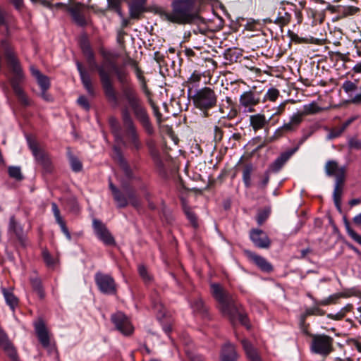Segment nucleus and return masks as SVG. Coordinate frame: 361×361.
Returning a JSON list of instances; mask_svg holds the SVG:
<instances>
[{
    "mask_svg": "<svg viewBox=\"0 0 361 361\" xmlns=\"http://www.w3.org/2000/svg\"><path fill=\"white\" fill-rule=\"evenodd\" d=\"M110 66L121 84L123 96L132 109L135 117L148 135H153L154 130L149 116L135 86L131 82L129 73L123 67H118L114 63L111 62Z\"/></svg>",
    "mask_w": 361,
    "mask_h": 361,
    "instance_id": "obj_1",
    "label": "nucleus"
},
{
    "mask_svg": "<svg viewBox=\"0 0 361 361\" xmlns=\"http://www.w3.org/2000/svg\"><path fill=\"white\" fill-rule=\"evenodd\" d=\"M171 11H163L161 17L178 25L191 24L199 19L198 10L193 0H173Z\"/></svg>",
    "mask_w": 361,
    "mask_h": 361,
    "instance_id": "obj_2",
    "label": "nucleus"
},
{
    "mask_svg": "<svg viewBox=\"0 0 361 361\" xmlns=\"http://www.w3.org/2000/svg\"><path fill=\"white\" fill-rule=\"evenodd\" d=\"M211 290L213 297L219 304L220 310L224 315L228 316L232 321L237 318L243 325L247 329L250 327L247 316L240 311L231 294L219 283L211 284Z\"/></svg>",
    "mask_w": 361,
    "mask_h": 361,
    "instance_id": "obj_3",
    "label": "nucleus"
},
{
    "mask_svg": "<svg viewBox=\"0 0 361 361\" xmlns=\"http://www.w3.org/2000/svg\"><path fill=\"white\" fill-rule=\"evenodd\" d=\"M2 46L5 48V56L7 63L13 73V76L10 79L13 91L23 106H29L31 105L32 101L20 85L25 78L21 66L13 52L6 47V42H2Z\"/></svg>",
    "mask_w": 361,
    "mask_h": 361,
    "instance_id": "obj_4",
    "label": "nucleus"
},
{
    "mask_svg": "<svg viewBox=\"0 0 361 361\" xmlns=\"http://www.w3.org/2000/svg\"><path fill=\"white\" fill-rule=\"evenodd\" d=\"M81 49L83 54L87 59L90 67L97 70L104 94L108 101L116 106L118 102V99L110 75L105 71L103 66H99L97 64L94 60V53L87 42H82L81 44Z\"/></svg>",
    "mask_w": 361,
    "mask_h": 361,
    "instance_id": "obj_5",
    "label": "nucleus"
},
{
    "mask_svg": "<svg viewBox=\"0 0 361 361\" xmlns=\"http://www.w3.org/2000/svg\"><path fill=\"white\" fill-rule=\"evenodd\" d=\"M195 106L204 113V116H208L207 111L216 106L217 95L214 90L209 87H202L196 91L192 96Z\"/></svg>",
    "mask_w": 361,
    "mask_h": 361,
    "instance_id": "obj_6",
    "label": "nucleus"
},
{
    "mask_svg": "<svg viewBox=\"0 0 361 361\" xmlns=\"http://www.w3.org/2000/svg\"><path fill=\"white\" fill-rule=\"evenodd\" d=\"M333 338L329 336L314 335L312 336L311 349L313 352L327 355L333 350Z\"/></svg>",
    "mask_w": 361,
    "mask_h": 361,
    "instance_id": "obj_7",
    "label": "nucleus"
},
{
    "mask_svg": "<svg viewBox=\"0 0 361 361\" xmlns=\"http://www.w3.org/2000/svg\"><path fill=\"white\" fill-rule=\"evenodd\" d=\"M67 11L70 13L73 21L80 27H85L88 25L90 20V16L87 8L81 4H77L69 6Z\"/></svg>",
    "mask_w": 361,
    "mask_h": 361,
    "instance_id": "obj_8",
    "label": "nucleus"
},
{
    "mask_svg": "<svg viewBox=\"0 0 361 361\" xmlns=\"http://www.w3.org/2000/svg\"><path fill=\"white\" fill-rule=\"evenodd\" d=\"M94 281L102 293L113 295L116 293V283L111 276L98 271L94 275Z\"/></svg>",
    "mask_w": 361,
    "mask_h": 361,
    "instance_id": "obj_9",
    "label": "nucleus"
},
{
    "mask_svg": "<svg viewBox=\"0 0 361 361\" xmlns=\"http://www.w3.org/2000/svg\"><path fill=\"white\" fill-rule=\"evenodd\" d=\"M111 322L116 329L124 336L133 334L134 328L126 315L121 312H118L111 315Z\"/></svg>",
    "mask_w": 361,
    "mask_h": 361,
    "instance_id": "obj_10",
    "label": "nucleus"
},
{
    "mask_svg": "<svg viewBox=\"0 0 361 361\" xmlns=\"http://www.w3.org/2000/svg\"><path fill=\"white\" fill-rule=\"evenodd\" d=\"M302 121V114H300L299 113L293 114L288 123H284L275 131L273 139H278L286 133L296 131Z\"/></svg>",
    "mask_w": 361,
    "mask_h": 361,
    "instance_id": "obj_11",
    "label": "nucleus"
},
{
    "mask_svg": "<svg viewBox=\"0 0 361 361\" xmlns=\"http://www.w3.org/2000/svg\"><path fill=\"white\" fill-rule=\"evenodd\" d=\"M124 130L123 137L125 145L123 143L121 144L124 146H128L133 151H139L142 148V145L140 140L136 126L124 128Z\"/></svg>",
    "mask_w": 361,
    "mask_h": 361,
    "instance_id": "obj_12",
    "label": "nucleus"
},
{
    "mask_svg": "<svg viewBox=\"0 0 361 361\" xmlns=\"http://www.w3.org/2000/svg\"><path fill=\"white\" fill-rule=\"evenodd\" d=\"M35 332L42 345L47 350L49 353L56 351L54 343H52L50 340V336L42 321L37 322L35 326Z\"/></svg>",
    "mask_w": 361,
    "mask_h": 361,
    "instance_id": "obj_13",
    "label": "nucleus"
},
{
    "mask_svg": "<svg viewBox=\"0 0 361 361\" xmlns=\"http://www.w3.org/2000/svg\"><path fill=\"white\" fill-rule=\"evenodd\" d=\"M29 147L36 161L47 172H51L52 170V165L48 154L44 150L39 148L37 145L34 142L29 141Z\"/></svg>",
    "mask_w": 361,
    "mask_h": 361,
    "instance_id": "obj_14",
    "label": "nucleus"
},
{
    "mask_svg": "<svg viewBox=\"0 0 361 361\" xmlns=\"http://www.w3.org/2000/svg\"><path fill=\"white\" fill-rule=\"evenodd\" d=\"M260 102V97L258 92L248 90L244 92L239 98L240 106L244 109V111L252 112L253 107Z\"/></svg>",
    "mask_w": 361,
    "mask_h": 361,
    "instance_id": "obj_15",
    "label": "nucleus"
},
{
    "mask_svg": "<svg viewBox=\"0 0 361 361\" xmlns=\"http://www.w3.org/2000/svg\"><path fill=\"white\" fill-rule=\"evenodd\" d=\"M94 232L98 238L106 245H115V240L106 226L99 220L94 219L92 222Z\"/></svg>",
    "mask_w": 361,
    "mask_h": 361,
    "instance_id": "obj_16",
    "label": "nucleus"
},
{
    "mask_svg": "<svg viewBox=\"0 0 361 361\" xmlns=\"http://www.w3.org/2000/svg\"><path fill=\"white\" fill-rule=\"evenodd\" d=\"M250 237L254 245L259 248L267 249L270 247L271 240L269 238L261 229H252L250 233Z\"/></svg>",
    "mask_w": 361,
    "mask_h": 361,
    "instance_id": "obj_17",
    "label": "nucleus"
},
{
    "mask_svg": "<svg viewBox=\"0 0 361 361\" xmlns=\"http://www.w3.org/2000/svg\"><path fill=\"white\" fill-rule=\"evenodd\" d=\"M324 169L326 175L329 176H334L336 180H345V167H340L336 161H328L326 163Z\"/></svg>",
    "mask_w": 361,
    "mask_h": 361,
    "instance_id": "obj_18",
    "label": "nucleus"
},
{
    "mask_svg": "<svg viewBox=\"0 0 361 361\" xmlns=\"http://www.w3.org/2000/svg\"><path fill=\"white\" fill-rule=\"evenodd\" d=\"M298 150V148H293L285 152H283L278 157L273 163L269 166V171L274 173L279 172L286 161L292 157V155Z\"/></svg>",
    "mask_w": 361,
    "mask_h": 361,
    "instance_id": "obj_19",
    "label": "nucleus"
},
{
    "mask_svg": "<svg viewBox=\"0 0 361 361\" xmlns=\"http://www.w3.org/2000/svg\"><path fill=\"white\" fill-rule=\"evenodd\" d=\"M112 156H113L114 159L116 160L119 164L121 168L123 171L125 176L128 179L133 178V176L132 170L130 169L127 161L123 157L121 149L118 147H116V146L114 147Z\"/></svg>",
    "mask_w": 361,
    "mask_h": 361,
    "instance_id": "obj_20",
    "label": "nucleus"
},
{
    "mask_svg": "<svg viewBox=\"0 0 361 361\" xmlns=\"http://www.w3.org/2000/svg\"><path fill=\"white\" fill-rule=\"evenodd\" d=\"M76 66L84 87L90 96L94 97L95 95V90L92 84L89 73L82 68V64L79 61L76 62Z\"/></svg>",
    "mask_w": 361,
    "mask_h": 361,
    "instance_id": "obj_21",
    "label": "nucleus"
},
{
    "mask_svg": "<svg viewBox=\"0 0 361 361\" xmlns=\"http://www.w3.org/2000/svg\"><path fill=\"white\" fill-rule=\"evenodd\" d=\"M270 118L267 119L264 114H257L250 116V123L252 129L256 132L263 129L269 123Z\"/></svg>",
    "mask_w": 361,
    "mask_h": 361,
    "instance_id": "obj_22",
    "label": "nucleus"
},
{
    "mask_svg": "<svg viewBox=\"0 0 361 361\" xmlns=\"http://www.w3.org/2000/svg\"><path fill=\"white\" fill-rule=\"evenodd\" d=\"M30 70L32 76H34L41 90H48L50 87L49 79L45 75L41 73L39 69H37L34 65H31Z\"/></svg>",
    "mask_w": 361,
    "mask_h": 361,
    "instance_id": "obj_23",
    "label": "nucleus"
},
{
    "mask_svg": "<svg viewBox=\"0 0 361 361\" xmlns=\"http://www.w3.org/2000/svg\"><path fill=\"white\" fill-rule=\"evenodd\" d=\"M291 20V14L288 13L285 8H281L278 12V15L276 18L274 20H272L270 18H267L265 20L266 22L269 23H274L275 24L279 25L281 27H283L285 25H287Z\"/></svg>",
    "mask_w": 361,
    "mask_h": 361,
    "instance_id": "obj_24",
    "label": "nucleus"
},
{
    "mask_svg": "<svg viewBox=\"0 0 361 361\" xmlns=\"http://www.w3.org/2000/svg\"><path fill=\"white\" fill-rule=\"evenodd\" d=\"M237 357L235 346L230 343H226L222 348L221 361H236Z\"/></svg>",
    "mask_w": 361,
    "mask_h": 361,
    "instance_id": "obj_25",
    "label": "nucleus"
},
{
    "mask_svg": "<svg viewBox=\"0 0 361 361\" xmlns=\"http://www.w3.org/2000/svg\"><path fill=\"white\" fill-rule=\"evenodd\" d=\"M109 123L116 141L118 143H123L125 145L124 140L121 134V126L118 119L114 116H111L109 119Z\"/></svg>",
    "mask_w": 361,
    "mask_h": 361,
    "instance_id": "obj_26",
    "label": "nucleus"
},
{
    "mask_svg": "<svg viewBox=\"0 0 361 361\" xmlns=\"http://www.w3.org/2000/svg\"><path fill=\"white\" fill-rule=\"evenodd\" d=\"M8 231L13 232L19 241L23 243V229L18 222H17L14 216H11L9 219Z\"/></svg>",
    "mask_w": 361,
    "mask_h": 361,
    "instance_id": "obj_27",
    "label": "nucleus"
},
{
    "mask_svg": "<svg viewBox=\"0 0 361 361\" xmlns=\"http://www.w3.org/2000/svg\"><path fill=\"white\" fill-rule=\"evenodd\" d=\"M250 258L257 265L261 270L270 272L272 271L273 267L271 264L263 257L257 255L255 253H250Z\"/></svg>",
    "mask_w": 361,
    "mask_h": 361,
    "instance_id": "obj_28",
    "label": "nucleus"
},
{
    "mask_svg": "<svg viewBox=\"0 0 361 361\" xmlns=\"http://www.w3.org/2000/svg\"><path fill=\"white\" fill-rule=\"evenodd\" d=\"M344 183V180H336L334 185V190L333 192V198L334 204L340 212L341 211V196L343 193V185Z\"/></svg>",
    "mask_w": 361,
    "mask_h": 361,
    "instance_id": "obj_29",
    "label": "nucleus"
},
{
    "mask_svg": "<svg viewBox=\"0 0 361 361\" xmlns=\"http://www.w3.org/2000/svg\"><path fill=\"white\" fill-rule=\"evenodd\" d=\"M30 281L33 291L36 293L39 299H44L45 293L41 279L37 276H35L30 278Z\"/></svg>",
    "mask_w": 361,
    "mask_h": 361,
    "instance_id": "obj_30",
    "label": "nucleus"
},
{
    "mask_svg": "<svg viewBox=\"0 0 361 361\" xmlns=\"http://www.w3.org/2000/svg\"><path fill=\"white\" fill-rule=\"evenodd\" d=\"M242 344L250 361H262L256 350L247 340H243Z\"/></svg>",
    "mask_w": 361,
    "mask_h": 361,
    "instance_id": "obj_31",
    "label": "nucleus"
},
{
    "mask_svg": "<svg viewBox=\"0 0 361 361\" xmlns=\"http://www.w3.org/2000/svg\"><path fill=\"white\" fill-rule=\"evenodd\" d=\"M2 293L6 304L11 307L12 310H13L18 304V298L14 295L11 290H7L5 288H2Z\"/></svg>",
    "mask_w": 361,
    "mask_h": 361,
    "instance_id": "obj_32",
    "label": "nucleus"
},
{
    "mask_svg": "<svg viewBox=\"0 0 361 361\" xmlns=\"http://www.w3.org/2000/svg\"><path fill=\"white\" fill-rule=\"evenodd\" d=\"M121 115L124 128L135 126L133 118L128 107L125 106L121 109Z\"/></svg>",
    "mask_w": 361,
    "mask_h": 361,
    "instance_id": "obj_33",
    "label": "nucleus"
},
{
    "mask_svg": "<svg viewBox=\"0 0 361 361\" xmlns=\"http://www.w3.org/2000/svg\"><path fill=\"white\" fill-rule=\"evenodd\" d=\"M191 307L193 311L203 317L207 315V310L201 298H195L191 302Z\"/></svg>",
    "mask_w": 361,
    "mask_h": 361,
    "instance_id": "obj_34",
    "label": "nucleus"
},
{
    "mask_svg": "<svg viewBox=\"0 0 361 361\" xmlns=\"http://www.w3.org/2000/svg\"><path fill=\"white\" fill-rule=\"evenodd\" d=\"M254 171V167L252 164H246L243 170V181L247 188L251 186V176Z\"/></svg>",
    "mask_w": 361,
    "mask_h": 361,
    "instance_id": "obj_35",
    "label": "nucleus"
},
{
    "mask_svg": "<svg viewBox=\"0 0 361 361\" xmlns=\"http://www.w3.org/2000/svg\"><path fill=\"white\" fill-rule=\"evenodd\" d=\"M322 111V108L319 107L316 102H312L310 104L303 106L302 112H298L302 114V117L305 115L314 114Z\"/></svg>",
    "mask_w": 361,
    "mask_h": 361,
    "instance_id": "obj_36",
    "label": "nucleus"
},
{
    "mask_svg": "<svg viewBox=\"0 0 361 361\" xmlns=\"http://www.w3.org/2000/svg\"><path fill=\"white\" fill-rule=\"evenodd\" d=\"M183 211L188 218V219L191 223L192 226L194 228L198 227V222L196 214L192 211V209L185 204V202H183Z\"/></svg>",
    "mask_w": 361,
    "mask_h": 361,
    "instance_id": "obj_37",
    "label": "nucleus"
},
{
    "mask_svg": "<svg viewBox=\"0 0 361 361\" xmlns=\"http://www.w3.org/2000/svg\"><path fill=\"white\" fill-rule=\"evenodd\" d=\"M152 307L157 314V319L161 320L165 315V308L158 298L152 300Z\"/></svg>",
    "mask_w": 361,
    "mask_h": 361,
    "instance_id": "obj_38",
    "label": "nucleus"
},
{
    "mask_svg": "<svg viewBox=\"0 0 361 361\" xmlns=\"http://www.w3.org/2000/svg\"><path fill=\"white\" fill-rule=\"evenodd\" d=\"M128 7L130 17L133 19H138L145 11V7L133 4H128Z\"/></svg>",
    "mask_w": 361,
    "mask_h": 361,
    "instance_id": "obj_39",
    "label": "nucleus"
},
{
    "mask_svg": "<svg viewBox=\"0 0 361 361\" xmlns=\"http://www.w3.org/2000/svg\"><path fill=\"white\" fill-rule=\"evenodd\" d=\"M344 225L348 235L356 243L361 245V235L356 233L350 226L346 219H344Z\"/></svg>",
    "mask_w": 361,
    "mask_h": 361,
    "instance_id": "obj_40",
    "label": "nucleus"
},
{
    "mask_svg": "<svg viewBox=\"0 0 361 361\" xmlns=\"http://www.w3.org/2000/svg\"><path fill=\"white\" fill-rule=\"evenodd\" d=\"M360 11V8L354 6H340L338 12L343 17L352 16Z\"/></svg>",
    "mask_w": 361,
    "mask_h": 361,
    "instance_id": "obj_41",
    "label": "nucleus"
},
{
    "mask_svg": "<svg viewBox=\"0 0 361 361\" xmlns=\"http://www.w3.org/2000/svg\"><path fill=\"white\" fill-rule=\"evenodd\" d=\"M342 88L346 94L350 96L354 92L359 90L360 87H358L356 82L345 80L342 85Z\"/></svg>",
    "mask_w": 361,
    "mask_h": 361,
    "instance_id": "obj_42",
    "label": "nucleus"
},
{
    "mask_svg": "<svg viewBox=\"0 0 361 361\" xmlns=\"http://www.w3.org/2000/svg\"><path fill=\"white\" fill-rule=\"evenodd\" d=\"M68 159L71 164V169L74 172H79L82 169V164L81 161L74 155L68 153Z\"/></svg>",
    "mask_w": 361,
    "mask_h": 361,
    "instance_id": "obj_43",
    "label": "nucleus"
},
{
    "mask_svg": "<svg viewBox=\"0 0 361 361\" xmlns=\"http://www.w3.org/2000/svg\"><path fill=\"white\" fill-rule=\"evenodd\" d=\"M113 196L118 207H125L128 205L127 197L120 190L113 194Z\"/></svg>",
    "mask_w": 361,
    "mask_h": 361,
    "instance_id": "obj_44",
    "label": "nucleus"
},
{
    "mask_svg": "<svg viewBox=\"0 0 361 361\" xmlns=\"http://www.w3.org/2000/svg\"><path fill=\"white\" fill-rule=\"evenodd\" d=\"M279 96V91L274 87L269 88L267 93L265 94L264 97V102H266L267 100H269L271 102H274L276 100V99Z\"/></svg>",
    "mask_w": 361,
    "mask_h": 361,
    "instance_id": "obj_45",
    "label": "nucleus"
},
{
    "mask_svg": "<svg viewBox=\"0 0 361 361\" xmlns=\"http://www.w3.org/2000/svg\"><path fill=\"white\" fill-rule=\"evenodd\" d=\"M8 171L9 176L17 180H20L23 178L20 168L18 166H10L8 167Z\"/></svg>",
    "mask_w": 361,
    "mask_h": 361,
    "instance_id": "obj_46",
    "label": "nucleus"
},
{
    "mask_svg": "<svg viewBox=\"0 0 361 361\" xmlns=\"http://www.w3.org/2000/svg\"><path fill=\"white\" fill-rule=\"evenodd\" d=\"M269 216V210L264 209V210L259 211L257 213V215L256 217L257 224L259 226L262 225L266 221V220L268 219Z\"/></svg>",
    "mask_w": 361,
    "mask_h": 361,
    "instance_id": "obj_47",
    "label": "nucleus"
},
{
    "mask_svg": "<svg viewBox=\"0 0 361 361\" xmlns=\"http://www.w3.org/2000/svg\"><path fill=\"white\" fill-rule=\"evenodd\" d=\"M313 314H319V315H323L324 314V312L322 310H321L319 307H311V308H308L305 310V312L304 313V314L302 315V322H304L305 318L307 317V316H310V315H313Z\"/></svg>",
    "mask_w": 361,
    "mask_h": 361,
    "instance_id": "obj_48",
    "label": "nucleus"
},
{
    "mask_svg": "<svg viewBox=\"0 0 361 361\" xmlns=\"http://www.w3.org/2000/svg\"><path fill=\"white\" fill-rule=\"evenodd\" d=\"M344 131L345 130H343V128H342L341 126L340 128H332L329 130V133L327 135L326 138L328 140L335 139L336 137H340Z\"/></svg>",
    "mask_w": 361,
    "mask_h": 361,
    "instance_id": "obj_49",
    "label": "nucleus"
},
{
    "mask_svg": "<svg viewBox=\"0 0 361 361\" xmlns=\"http://www.w3.org/2000/svg\"><path fill=\"white\" fill-rule=\"evenodd\" d=\"M5 350L13 360H16L17 359V353L11 344L6 343L5 345Z\"/></svg>",
    "mask_w": 361,
    "mask_h": 361,
    "instance_id": "obj_50",
    "label": "nucleus"
},
{
    "mask_svg": "<svg viewBox=\"0 0 361 361\" xmlns=\"http://www.w3.org/2000/svg\"><path fill=\"white\" fill-rule=\"evenodd\" d=\"M338 298V295H330L328 298H326L324 300H322L319 301H316L315 304L318 306H326L330 305L331 302H333L334 300Z\"/></svg>",
    "mask_w": 361,
    "mask_h": 361,
    "instance_id": "obj_51",
    "label": "nucleus"
},
{
    "mask_svg": "<svg viewBox=\"0 0 361 361\" xmlns=\"http://www.w3.org/2000/svg\"><path fill=\"white\" fill-rule=\"evenodd\" d=\"M42 256L44 261L47 264V266L51 267L53 266L55 263L54 259L51 256L50 253L48 252V250H44L42 252Z\"/></svg>",
    "mask_w": 361,
    "mask_h": 361,
    "instance_id": "obj_52",
    "label": "nucleus"
},
{
    "mask_svg": "<svg viewBox=\"0 0 361 361\" xmlns=\"http://www.w3.org/2000/svg\"><path fill=\"white\" fill-rule=\"evenodd\" d=\"M348 147L350 149H361V140L354 137H350L348 140Z\"/></svg>",
    "mask_w": 361,
    "mask_h": 361,
    "instance_id": "obj_53",
    "label": "nucleus"
},
{
    "mask_svg": "<svg viewBox=\"0 0 361 361\" xmlns=\"http://www.w3.org/2000/svg\"><path fill=\"white\" fill-rule=\"evenodd\" d=\"M77 102L80 106H82L85 110L90 109V106L89 102L85 96H80L77 100Z\"/></svg>",
    "mask_w": 361,
    "mask_h": 361,
    "instance_id": "obj_54",
    "label": "nucleus"
},
{
    "mask_svg": "<svg viewBox=\"0 0 361 361\" xmlns=\"http://www.w3.org/2000/svg\"><path fill=\"white\" fill-rule=\"evenodd\" d=\"M51 209L54 214V216L56 219V222H59L63 220L62 217L60 214V210L57 206V204L55 202L51 203Z\"/></svg>",
    "mask_w": 361,
    "mask_h": 361,
    "instance_id": "obj_55",
    "label": "nucleus"
},
{
    "mask_svg": "<svg viewBox=\"0 0 361 361\" xmlns=\"http://www.w3.org/2000/svg\"><path fill=\"white\" fill-rule=\"evenodd\" d=\"M138 271H139V274H140V276L145 281H149L150 280V276L148 274L147 269H146V267L144 265L140 264V265L138 266Z\"/></svg>",
    "mask_w": 361,
    "mask_h": 361,
    "instance_id": "obj_56",
    "label": "nucleus"
},
{
    "mask_svg": "<svg viewBox=\"0 0 361 361\" xmlns=\"http://www.w3.org/2000/svg\"><path fill=\"white\" fill-rule=\"evenodd\" d=\"M57 224L60 226L62 232L64 233V235L68 238V240H71V233H70L68 228L66 226L65 221L63 220H62V221L58 222Z\"/></svg>",
    "mask_w": 361,
    "mask_h": 361,
    "instance_id": "obj_57",
    "label": "nucleus"
},
{
    "mask_svg": "<svg viewBox=\"0 0 361 361\" xmlns=\"http://www.w3.org/2000/svg\"><path fill=\"white\" fill-rule=\"evenodd\" d=\"M201 79V75L198 73H193L187 81V84H192L198 82Z\"/></svg>",
    "mask_w": 361,
    "mask_h": 361,
    "instance_id": "obj_58",
    "label": "nucleus"
},
{
    "mask_svg": "<svg viewBox=\"0 0 361 361\" xmlns=\"http://www.w3.org/2000/svg\"><path fill=\"white\" fill-rule=\"evenodd\" d=\"M15 8L19 11H22L24 8L23 0H10Z\"/></svg>",
    "mask_w": 361,
    "mask_h": 361,
    "instance_id": "obj_59",
    "label": "nucleus"
},
{
    "mask_svg": "<svg viewBox=\"0 0 361 361\" xmlns=\"http://www.w3.org/2000/svg\"><path fill=\"white\" fill-rule=\"evenodd\" d=\"M109 9H114L121 6V0H106Z\"/></svg>",
    "mask_w": 361,
    "mask_h": 361,
    "instance_id": "obj_60",
    "label": "nucleus"
},
{
    "mask_svg": "<svg viewBox=\"0 0 361 361\" xmlns=\"http://www.w3.org/2000/svg\"><path fill=\"white\" fill-rule=\"evenodd\" d=\"M149 102H150V104L154 110L155 116L157 117L158 121L160 122L161 114L159 111V108L157 106H156L152 101H149Z\"/></svg>",
    "mask_w": 361,
    "mask_h": 361,
    "instance_id": "obj_61",
    "label": "nucleus"
},
{
    "mask_svg": "<svg viewBox=\"0 0 361 361\" xmlns=\"http://www.w3.org/2000/svg\"><path fill=\"white\" fill-rule=\"evenodd\" d=\"M360 93L356 94L352 99L351 102L353 104H361V87L359 88Z\"/></svg>",
    "mask_w": 361,
    "mask_h": 361,
    "instance_id": "obj_62",
    "label": "nucleus"
},
{
    "mask_svg": "<svg viewBox=\"0 0 361 361\" xmlns=\"http://www.w3.org/2000/svg\"><path fill=\"white\" fill-rule=\"evenodd\" d=\"M352 71L355 73L361 74V61L353 67Z\"/></svg>",
    "mask_w": 361,
    "mask_h": 361,
    "instance_id": "obj_63",
    "label": "nucleus"
},
{
    "mask_svg": "<svg viewBox=\"0 0 361 361\" xmlns=\"http://www.w3.org/2000/svg\"><path fill=\"white\" fill-rule=\"evenodd\" d=\"M353 223L357 226H361V213L355 216L353 219Z\"/></svg>",
    "mask_w": 361,
    "mask_h": 361,
    "instance_id": "obj_64",
    "label": "nucleus"
}]
</instances>
